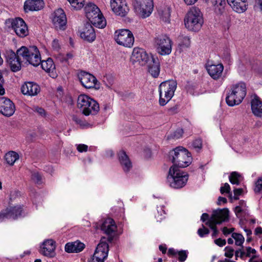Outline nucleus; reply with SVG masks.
I'll list each match as a JSON object with an SVG mask.
<instances>
[{
  "label": "nucleus",
  "mask_w": 262,
  "mask_h": 262,
  "mask_svg": "<svg viewBox=\"0 0 262 262\" xmlns=\"http://www.w3.org/2000/svg\"><path fill=\"white\" fill-rule=\"evenodd\" d=\"M52 21L54 28L57 30H64L67 23L66 15L63 9L59 8L52 14Z\"/></svg>",
  "instance_id": "nucleus-12"
},
{
  "label": "nucleus",
  "mask_w": 262,
  "mask_h": 262,
  "mask_svg": "<svg viewBox=\"0 0 262 262\" xmlns=\"http://www.w3.org/2000/svg\"><path fill=\"white\" fill-rule=\"evenodd\" d=\"M232 237L235 239V244L236 246H240L242 248H244L243 243L245 241V238L242 234L233 233L232 234Z\"/></svg>",
  "instance_id": "nucleus-39"
},
{
  "label": "nucleus",
  "mask_w": 262,
  "mask_h": 262,
  "mask_svg": "<svg viewBox=\"0 0 262 262\" xmlns=\"http://www.w3.org/2000/svg\"><path fill=\"white\" fill-rule=\"evenodd\" d=\"M179 105L176 104L174 106L171 107L168 109V113L169 115H173L177 114L178 112Z\"/></svg>",
  "instance_id": "nucleus-52"
},
{
  "label": "nucleus",
  "mask_w": 262,
  "mask_h": 262,
  "mask_svg": "<svg viewBox=\"0 0 262 262\" xmlns=\"http://www.w3.org/2000/svg\"><path fill=\"white\" fill-rule=\"evenodd\" d=\"M214 243L216 245H217L219 247H222L226 245V241L224 239H222L221 238H219L217 239H216L214 241Z\"/></svg>",
  "instance_id": "nucleus-55"
},
{
  "label": "nucleus",
  "mask_w": 262,
  "mask_h": 262,
  "mask_svg": "<svg viewBox=\"0 0 262 262\" xmlns=\"http://www.w3.org/2000/svg\"><path fill=\"white\" fill-rule=\"evenodd\" d=\"M154 56L148 54L145 50L141 48H134L132 53V58L135 62H138L140 66L147 65Z\"/></svg>",
  "instance_id": "nucleus-13"
},
{
  "label": "nucleus",
  "mask_w": 262,
  "mask_h": 262,
  "mask_svg": "<svg viewBox=\"0 0 262 262\" xmlns=\"http://www.w3.org/2000/svg\"><path fill=\"white\" fill-rule=\"evenodd\" d=\"M188 177L186 172L180 170L177 166H171L167 177V182L171 187L180 189L186 185Z\"/></svg>",
  "instance_id": "nucleus-4"
},
{
  "label": "nucleus",
  "mask_w": 262,
  "mask_h": 262,
  "mask_svg": "<svg viewBox=\"0 0 262 262\" xmlns=\"http://www.w3.org/2000/svg\"><path fill=\"white\" fill-rule=\"evenodd\" d=\"M254 191L257 193H262V177L259 178L255 182Z\"/></svg>",
  "instance_id": "nucleus-45"
},
{
  "label": "nucleus",
  "mask_w": 262,
  "mask_h": 262,
  "mask_svg": "<svg viewBox=\"0 0 262 262\" xmlns=\"http://www.w3.org/2000/svg\"><path fill=\"white\" fill-rule=\"evenodd\" d=\"M108 252L104 251H97L95 252L92 257L88 260V262H104L107 257Z\"/></svg>",
  "instance_id": "nucleus-33"
},
{
  "label": "nucleus",
  "mask_w": 262,
  "mask_h": 262,
  "mask_svg": "<svg viewBox=\"0 0 262 262\" xmlns=\"http://www.w3.org/2000/svg\"><path fill=\"white\" fill-rule=\"evenodd\" d=\"M93 25L87 22L83 28V40L92 43L96 38V32Z\"/></svg>",
  "instance_id": "nucleus-21"
},
{
  "label": "nucleus",
  "mask_w": 262,
  "mask_h": 262,
  "mask_svg": "<svg viewBox=\"0 0 262 262\" xmlns=\"http://www.w3.org/2000/svg\"><path fill=\"white\" fill-rule=\"evenodd\" d=\"M159 249L162 254H165L166 253L167 248L165 244H161L159 246Z\"/></svg>",
  "instance_id": "nucleus-59"
},
{
  "label": "nucleus",
  "mask_w": 262,
  "mask_h": 262,
  "mask_svg": "<svg viewBox=\"0 0 262 262\" xmlns=\"http://www.w3.org/2000/svg\"><path fill=\"white\" fill-rule=\"evenodd\" d=\"M15 107L9 99L0 97V112L7 117L11 116L15 112Z\"/></svg>",
  "instance_id": "nucleus-17"
},
{
  "label": "nucleus",
  "mask_w": 262,
  "mask_h": 262,
  "mask_svg": "<svg viewBox=\"0 0 262 262\" xmlns=\"http://www.w3.org/2000/svg\"><path fill=\"white\" fill-rule=\"evenodd\" d=\"M148 72L155 78L158 77L160 71V64L157 57L150 60V62L147 64Z\"/></svg>",
  "instance_id": "nucleus-31"
},
{
  "label": "nucleus",
  "mask_w": 262,
  "mask_h": 262,
  "mask_svg": "<svg viewBox=\"0 0 262 262\" xmlns=\"http://www.w3.org/2000/svg\"><path fill=\"white\" fill-rule=\"evenodd\" d=\"M255 7L258 8L262 12V0H255Z\"/></svg>",
  "instance_id": "nucleus-60"
},
{
  "label": "nucleus",
  "mask_w": 262,
  "mask_h": 262,
  "mask_svg": "<svg viewBox=\"0 0 262 262\" xmlns=\"http://www.w3.org/2000/svg\"><path fill=\"white\" fill-rule=\"evenodd\" d=\"M241 177V175L238 172L232 171L229 176V180L232 184L238 185L240 184V178Z\"/></svg>",
  "instance_id": "nucleus-37"
},
{
  "label": "nucleus",
  "mask_w": 262,
  "mask_h": 262,
  "mask_svg": "<svg viewBox=\"0 0 262 262\" xmlns=\"http://www.w3.org/2000/svg\"><path fill=\"white\" fill-rule=\"evenodd\" d=\"M117 228L114 220L110 217L106 219L101 225V230L106 235L115 234Z\"/></svg>",
  "instance_id": "nucleus-23"
},
{
  "label": "nucleus",
  "mask_w": 262,
  "mask_h": 262,
  "mask_svg": "<svg viewBox=\"0 0 262 262\" xmlns=\"http://www.w3.org/2000/svg\"><path fill=\"white\" fill-rule=\"evenodd\" d=\"M223 70L224 66L222 63L211 64L207 67L209 75L214 80H217L221 77Z\"/></svg>",
  "instance_id": "nucleus-27"
},
{
  "label": "nucleus",
  "mask_w": 262,
  "mask_h": 262,
  "mask_svg": "<svg viewBox=\"0 0 262 262\" xmlns=\"http://www.w3.org/2000/svg\"><path fill=\"white\" fill-rule=\"evenodd\" d=\"M114 39L118 45L127 48L132 47L134 42L133 34L128 29L116 30L114 33Z\"/></svg>",
  "instance_id": "nucleus-9"
},
{
  "label": "nucleus",
  "mask_w": 262,
  "mask_h": 262,
  "mask_svg": "<svg viewBox=\"0 0 262 262\" xmlns=\"http://www.w3.org/2000/svg\"><path fill=\"white\" fill-rule=\"evenodd\" d=\"M227 2L236 12L242 13L247 9V0H227Z\"/></svg>",
  "instance_id": "nucleus-26"
},
{
  "label": "nucleus",
  "mask_w": 262,
  "mask_h": 262,
  "mask_svg": "<svg viewBox=\"0 0 262 262\" xmlns=\"http://www.w3.org/2000/svg\"><path fill=\"white\" fill-rule=\"evenodd\" d=\"M12 212L14 213V215L17 214V216L14 219H16L18 216L21 215V213L23 211L22 207L20 206H15L14 207H11L10 208H7L6 210H13Z\"/></svg>",
  "instance_id": "nucleus-47"
},
{
  "label": "nucleus",
  "mask_w": 262,
  "mask_h": 262,
  "mask_svg": "<svg viewBox=\"0 0 262 262\" xmlns=\"http://www.w3.org/2000/svg\"><path fill=\"white\" fill-rule=\"evenodd\" d=\"M52 49L55 51H59L61 49V45L57 39H54L51 42Z\"/></svg>",
  "instance_id": "nucleus-48"
},
{
  "label": "nucleus",
  "mask_w": 262,
  "mask_h": 262,
  "mask_svg": "<svg viewBox=\"0 0 262 262\" xmlns=\"http://www.w3.org/2000/svg\"><path fill=\"white\" fill-rule=\"evenodd\" d=\"M21 58V57H18L17 54H15L13 51H10L8 53L7 56V61L13 72H17L20 70Z\"/></svg>",
  "instance_id": "nucleus-20"
},
{
  "label": "nucleus",
  "mask_w": 262,
  "mask_h": 262,
  "mask_svg": "<svg viewBox=\"0 0 262 262\" xmlns=\"http://www.w3.org/2000/svg\"><path fill=\"white\" fill-rule=\"evenodd\" d=\"M246 257H251V254H255L256 251L255 249L252 248L250 247H247L246 248Z\"/></svg>",
  "instance_id": "nucleus-56"
},
{
  "label": "nucleus",
  "mask_w": 262,
  "mask_h": 262,
  "mask_svg": "<svg viewBox=\"0 0 262 262\" xmlns=\"http://www.w3.org/2000/svg\"><path fill=\"white\" fill-rule=\"evenodd\" d=\"M254 234L256 235H259L262 234V227L259 226L255 228L254 230Z\"/></svg>",
  "instance_id": "nucleus-63"
},
{
  "label": "nucleus",
  "mask_w": 262,
  "mask_h": 262,
  "mask_svg": "<svg viewBox=\"0 0 262 262\" xmlns=\"http://www.w3.org/2000/svg\"><path fill=\"white\" fill-rule=\"evenodd\" d=\"M192 159L191 153L182 146L177 147L168 154V160L173 163L172 166H177L178 168L188 166Z\"/></svg>",
  "instance_id": "nucleus-2"
},
{
  "label": "nucleus",
  "mask_w": 262,
  "mask_h": 262,
  "mask_svg": "<svg viewBox=\"0 0 262 262\" xmlns=\"http://www.w3.org/2000/svg\"><path fill=\"white\" fill-rule=\"evenodd\" d=\"M210 220V216L207 213H203L201 217V220L205 223Z\"/></svg>",
  "instance_id": "nucleus-58"
},
{
  "label": "nucleus",
  "mask_w": 262,
  "mask_h": 262,
  "mask_svg": "<svg viewBox=\"0 0 262 262\" xmlns=\"http://www.w3.org/2000/svg\"><path fill=\"white\" fill-rule=\"evenodd\" d=\"M233 192H234V194L235 195H241L243 192V190L242 188H235L233 190Z\"/></svg>",
  "instance_id": "nucleus-62"
},
{
  "label": "nucleus",
  "mask_w": 262,
  "mask_h": 262,
  "mask_svg": "<svg viewBox=\"0 0 262 262\" xmlns=\"http://www.w3.org/2000/svg\"><path fill=\"white\" fill-rule=\"evenodd\" d=\"M222 202L224 204L226 203L227 202V200L226 198L222 197V196H219L217 200V204L218 205H220L221 204V203Z\"/></svg>",
  "instance_id": "nucleus-61"
},
{
  "label": "nucleus",
  "mask_w": 262,
  "mask_h": 262,
  "mask_svg": "<svg viewBox=\"0 0 262 262\" xmlns=\"http://www.w3.org/2000/svg\"><path fill=\"white\" fill-rule=\"evenodd\" d=\"M13 210H5L4 211L0 212V222H2L6 219H14L16 216L12 212Z\"/></svg>",
  "instance_id": "nucleus-38"
},
{
  "label": "nucleus",
  "mask_w": 262,
  "mask_h": 262,
  "mask_svg": "<svg viewBox=\"0 0 262 262\" xmlns=\"http://www.w3.org/2000/svg\"><path fill=\"white\" fill-rule=\"evenodd\" d=\"M198 0H184L185 4L187 5H192L194 4Z\"/></svg>",
  "instance_id": "nucleus-64"
},
{
  "label": "nucleus",
  "mask_w": 262,
  "mask_h": 262,
  "mask_svg": "<svg viewBox=\"0 0 262 262\" xmlns=\"http://www.w3.org/2000/svg\"><path fill=\"white\" fill-rule=\"evenodd\" d=\"M158 52L161 55H169L171 52V40L166 35H159L155 39Z\"/></svg>",
  "instance_id": "nucleus-11"
},
{
  "label": "nucleus",
  "mask_w": 262,
  "mask_h": 262,
  "mask_svg": "<svg viewBox=\"0 0 262 262\" xmlns=\"http://www.w3.org/2000/svg\"><path fill=\"white\" fill-rule=\"evenodd\" d=\"M204 23L203 14L200 9L192 7L188 11L184 18V24L189 30L196 32L202 27Z\"/></svg>",
  "instance_id": "nucleus-5"
},
{
  "label": "nucleus",
  "mask_w": 262,
  "mask_h": 262,
  "mask_svg": "<svg viewBox=\"0 0 262 262\" xmlns=\"http://www.w3.org/2000/svg\"><path fill=\"white\" fill-rule=\"evenodd\" d=\"M190 44V38L185 36L182 37V41L179 43V46L182 48H186L189 47Z\"/></svg>",
  "instance_id": "nucleus-43"
},
{
  "label": "nucleus",
  "mask_w": 262,
  "mask_h": 262,
  "mask_svg": "<svg viewBox=\"0 0 262 262\" xmlns=\"http://www.w3.org/2000/svg\"><path fill=\"white\" fill-rule=\"evenodd\" d=\"M192 146L195 149H201L202 148V140L200 138L195 139L192 142Z\"/></svg>",
  "instance_id": "nucleus-49"
},
{
  "label": "nucleus",
  "mask_w": 262,
  "mask_h": 262,
  "mask_svg": "<svg viewBox=\"0 0 262 262\" xmlns=\"http://www.w3.org/2000/svg\"><path fill=\"white\" fill-rule=\"evenodd\" d=\"M7 163L10 166H13L15 162L18 160V154L14 151H9L6 153L4 157Z\"/></svg>",
  "instance_id": "nucleus-35"
},
{
  "label": "nucleus",
  "mask_w": 262,
  "mask_h": 262,
  "mask_svg": "<svg viewBox=\"0 0 262 262\" xmlns=\"http://www.w3.org/2000/svg\"><path fill=\"white\" fill-rule=\"evenodd\" d=\"M224 250L225 251L224 255L226 257L231 258L234 255V250L230 246H227L225 248Z\"/></svg>",
  "instance_id": "nucleus-46"
},
{
  "label": "nucleus",
  "mask_w": 262,
  "mask_h": 262,
  "mask_svg": "<svg viewBox=\"0 0 262 262\" xmlns=\"http://www.w3.org/2000/svg\"><path fill=\"white\" fill-rule=\"evenodd\" d=\"M184 133L183 129L182 128H177L174 132L168 135L167 137V139L170 140L171 139H178L181 138Z\"/></svg>",
  "instance_id": "nucleus-40"
},
{
  "label": "nucleus",
  "mask_w": 262,
  "mask_h": 262,
  "mask_svg": "<svg viewBox=\"0 0 262 262\" xmlns=\"http://www.w3.org/2000/svg\"><path fill=\"white\" fill-rule=\"evenodd\" d=\"M40 91L39 86L33 82H27L21 86V92L25 95L29 96H36Z\"/></svg>",
  "instance_id": "nucleus-19"
},
{
  "label": "nucleus",
  "mask_w": 262,
  "mask_h": 262,
  "mask_svg": "<svg viewBox=\"0 0 262 262\" xmlns=\"http://www.w3.org/2000/svg\"><path fill=\"white\" fill-rule=\"evenodd\" d=\"M83 87L98 90L100 88V83L93 75L83 70Z\"/></svg>",
  "instance_id": "nucleus-18"
},
{
  "label": "nucleus",
  "mask_w": 262,
  "mask_h": 262,
  "mask_svg": "<svg viewBox=\"0 0 262 262\" xmlns=\"http://www.w3.org/2000/svg\"><path fill=\"white\" fill-rule=\"evenodd\" d=\"M247 94V88L244 82H241L231 86L226 97V102L229 106L240 104Z\"/></svg>",
  "instance_id": "nucleus-3"
},
{
  "label": "nucleus",
  "mask_w": 262,
  "mask_h": 262,
  "mask_svg": "<svg viewBox=\"0 0 262 262\" xmlns=\"http://www.w3.org/2000/svg\"><path fill=\"white\" fill-rule=\"evenodd\" d=\"M177 87V82L174 80L162 82L159 86V104L165 106L174 95Z\"/></svg>",
  "instance_id": "nucleus-6"
},
{
  "label": "nucleus",
  "mask_w": 262,
  "mask_h": 262,
  "mask_svg": "<svg viewBox=\"0 0 262 262\" xmlns=\"http://www.w3.org/2000/svg\"><path fill=\"white\" fill-rule=\"evenodd\" d=\"M32 180L37 184L42 182V177L38 172H33L31 174Z\"/></svg>",
  "instance_id": "nucleus-44"
},
{
  "label": "nucleus",
  "mask_w": 262,
  "mask_h": 262,
  "mask_svg": "<svg viewBox=\"0 0 262 262\" xmlns=\"http://www.w3.org/2000/svg\"><path fill=\"white\" fill-rule=\"evenodd\" d=\"M215 12L218 15H222L225 11L226 5V0H212Z\"/></svg>",
  "instance_id": "nucleus-34"
},
{
  "label": "nucleus",
  "mask_w": 262,
  "mask_h": 262,
  "mask_svg": "<svg viewBox=\"0 0 262 262\" xmlns=\"http://www.w3.org/2000/svg\"><path fill=\"white\" fill-rule=\"evenodd\" d=\"M229 220V210L228 208H218L213 211L210 216V220L205 223V225L208 226L210 229L216 231L217 229V225H221L223 222Z\"/></svg>",
  "instance_id": "nucleus-8"
},
{
  "label": "nucleus",
  "mask_w": 262,
  "mask_h": 262,
  "mask_svg": "<svg viewBox=\"0 0 262 262\" xmlns=\"http://www.w3.org/2000/svg\"><path fill=\"white\" fill-rule=\"evenodd\" d=\"M11 27L16 34L20 37H26L29 34V30L27 24L20 17L11 20Z\"/></svg>",
  "instance_id": "nucleus-16"
},
{
  "label": "nucleus",
  "mask_w": 262,
  "mask_h": 262,
  "mask_svg": "<svg viewBox=\"0 0 262 262\" xmlns=\"http://www.w3.org/2000/svg\"><path fill=\"white\" fill-rule=\"evenodd\" d=\"M83 10L88 22L99 29H103L106 26V20L99 7L94 3H84L83 0Z\"/></svg>",
  "instance_id": "nucleus-1"
},
{
  "label": "nucleus",
  "mask_w": 262,
  "mask_h": 262,
  "mask_svg": "<svg viewBox=\"0 0 262 262\" xmlns=\"http://www.w3.org/2000/svg\"><path fill=\"white\" fill-rule=\"evenodd\" d=\"M18 57L28 62L34 67L38 66L41 62V57L39 52L36 47L33 46L28 48L23 46L17 50Z\"/></svg>",
  "instance_id": "nucleus-7"
},
{
  "label": "nucleus",
  "mask_w": 262,
  "mask_h": 262,
  "mask_svg": "<svg viewBox=\"0 0 262 262\" xmlns=\"http://www.w3.org/2000/svg\"><path fill=\"white\" fill-rule=\"evenodd\" d=\"M188 255L187 250H177L173 248H170L168 250L167 255L171 258H177L180 262L185 261Z\"/></svg>",
  "instance_id": "nucleus-29"
},
{
  "label": "nucleus",
  "mask_w": 262,
  "mask_h": 262,
  "mask_svg": "<svg viewBox=\"0 0 262 262\" xmlns=\"http://www.w3.org/2000/svg\"><path fill=\"white\" fill-rule=\"evenodd\" d=\"M209 233L210 230L203 224L202 225V228H199L197 231V233L200 237L206 236Z\"/></svg>",
  "instance_id": "nucleus-41"
},
{
  "label": "nucleus",
  "mask_w": 262,
  "mask_h": 262,
  "mask_svg": "<svg viewBox=\"0 0 262 262\" xmlns=\"http://www.w3.org/2000/svg\"><path fill=\"white\" fill-rule=\"evenodd\" d=\"M119 161L125 172H128L132 167V163L126 152L121 150L118 153Z\"/></svg>",
  "instance_id": "nucleus-24"
},
{
  "label": "nucleus",
  "mask_w": 262,
  "mask_h": 262,
  "mask_svg": "<svg viewBox=\"0 0 262 262\" xmlns=\"http://www.w3.org/2000/svg\"><path fill=\"white\" fill-rule=\"evenodd\" d=\"M55 243L52 239L45 241L41 247L40 252L45 256L53 257L55 255Z\"/></svg>",
  "instance_id": "nucleus-22"
},
{
  "label": "nucleus",
  "mask_w": 262,
  "mask_h": 262,
  "mask_svg": "<svg viewBox=\"0 0 262 262\" xmlns=\"http://www.w3.org/2000/svg\"><path fill=\"white\" fill-rule=\"evenodd\" d=\"M133 6L136 12L143 18L148 17L154 8L153 0H135Z\"/></svg>",
  "instance_id": "nucleus-10"
},
{
  "label": "nucleus",
  "mask_w": 262,
  "mask_h": 262,
  "mask_svg": "<svg viewBox=\"0 0 262 262\" xmlns=\"http://www.w3.org/2000/svg\"><path fill=\"white\" fill-rule=\"evenodd\" d=\"M95 251H104L108 252L109 251V246L107 242H106V238L103 237L101 238L99 243L98 244Z\"/></svg>",
  "instance_id": "nucleus-36"
},
{
  "label": "nucleus",
  "mask_w": 262,
  "mask_h": 262,
  "mask_svg": "<svg viewBox=\"0 0 262 262\" xmlns=\"http://www.w3.org/2000/svg\"><path fill=\"white\" fill-rule=\"evenodd\" d=\"M110 6L112 11L121 17L125 16L129 11L126 0H110Z\"/></svg>",
  "instance_id": "nucleus-15"
},
{
  "label": "nucleus",
  "mask_w": 262,
  "mask_h": 262,
  "mask_svg": "<svg viewBox=\"0 0 262 262\" xmlns=\"http://www.w3.org/2000/svg\"><path fill=\"white\" fill-rule=\"evenodd\" d=\"M33 110L41 117H45L46 116V112L42 107L34 106L33 108Z\"/></svg>",
  "instance_id": "nucleus-50"
},
{
  "label": "nucleus",
  "mask_w": 262,
  "mask_h": 262,
  "mask_svg": "<svg viewBox=\"0 0 262 262\" xmlns=\"http://www.w3.org/2000/svg\"><path fill=\"white\" fill-rule=\"evenodd\" d=\"M251 106L252 113L256 117L262 118V101L257 95L251 100Z\"/></svg>",
  "instance_id": "nucleus-30"
},
{
  "label": "nucleus",
  "mask_w": 262,
  "mask_h": 262,
  "mask_svg": "<svg viewBox=\"0 0 262 262\" xmlns=\"http://www.w3.org/2000/svg\"><path fill=\"white\" fill-rule=\"evenodd\" d=\"M82 250V243L79 241L68 243L65 245V251L68 253H77Z\"/></svg>",
  "instance_id": "nucleus-32"
},
{
  "label": "nucleus",
  "mask_w": 262,
  "mask_h": 262,
  "mask_svg": "<svg viewBox=\"0 0 262 262\" xmlns=\"http://www.w3.org/2000/svg\"><path fill=\"white\" fill-rule=\"evenodd\" d=\"M83 115L89 116L93 112L96 114L99 111V105L94 99L83 94Z\"/></svg>",
  "instance_id": "nucleus-14"
},
{
  "label": "nucleus",
  "mask_w": 262,
  "mask_h": 262,
  "mask_svg": "<svg viewBox=\"0 0 262 262\" xmlns=\"http://www.w3.org/2000/svg\"><path fill=\"white\" fill-rule=\"evenodd\" d=\"M71 5L72 8L76 10L82 8V0H67Z\"/></svg>",
  "instance_id": "nucleus-42"
},
{
  "label": "nucleus",
  "mask_w": 262,
  "mask_h": 262,
  "mask_svg": "<svg viewBox=\"0 0 262 262\" xmlns=\"http://www.w3.org/2000/svg\"><path fill=\"white\" fill-rule=\"evenodd\" d=\"M44 2L42 0H27L24 3V10L26 12L29 11H38L43 8Z\"/></svg>",
  "instance_id": "nucleus-25"
},
{
  "label": "nucleus",
  "mask_w": 262,
  "mask_h": 262,
  "mask_svg": "<svg viewBox=\"0 0 262 262\" xmlns=\"http://www.w3.org/2000/svg\"><path fill=\"white\" fill-rule=\"evenodd\" d=\"M230 190V186L227 183H225L224 186L220 188V192L222 194L225 193H229Z\"/></svg>",
  "instance_id": "nucleus-51"
},
{
  "label": "nucleus",
  "mask_w": 262,
  "mask_h": 262,
  "mask_svg": "<svg viewBox=\"0 0 262 262\" xmlns=\"http://www.w3.org/2000/svg\"><path fill=\"white\" fill-rule=\"evenodd\" d=\"M42 69L49 73L50 77L56 78L57 76L55 66L53 60L48 58L46 60H42L40 62Z\"/></svg>",
  "instance_id": "nucleus-28"
},
{
  "label": "nucleus",
  "mask_w": 262,
  "mask_h": 262,
  "mask_svg": "<svg viewBox=\"0 0 262 262\" xmlns=\"http://www.w3.org/2000/svg\"><path fill=\"white\" fill-rule=\"evenodd\" d=\"M243 212L244 210L240 206H237L234 208V212L238 218L241 216V214Z\"/></svg>",
  "instance_id": "nucleus-54"
},
{
  "label": "nucleus",
  "mask_w": 262,
  "mask_h": 262,
  "mask_svg": "<svg viewBox=\"0 0 262 262\" xmlns=\"http://www.w3.org/2000/svg\"><path fill=\"white\" fill-rule=\"evenodd\" d=\"M4 79L2 73L0 72V95H3L5 93V90L3 88Z\"/></svg>",
  "instance_id": "nucleus-53"
},
{
  "label": "nucleus",
  "mask_w": 262,
  "mask_h": 262,
  "mask_svg": "<svg viewBox=\"0 0 262 262\" xmlns=\"http://www.w3.org/2000/svg\"><path fill=\"white\" fill-rule=\"evenodd\" d=\"M234 230V228H231L230 229H228L226 227H224L223 228H222V231L223 232V233L225 235L227 236L230 233H231Z\"/></svg>",
  "instance_id": "nucleus-57"
}]
</instances>
